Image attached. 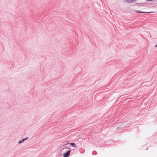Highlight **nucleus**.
Here are the masks:
<instances>
[{
	"instance_id": "nucleus-1",
	"label": "nucleus",
	"mask_w": 157,
	"mask_h": 157,
	"mask_svg": "<svg viewBox=\"0 0 157 157\" xmlns=\"http://www.w3.org/2000/svg\"><path fill=\"white\" fill-rule=\"evenodd\" d=\"M137 9H140V10H142L146 8H147L144 6V4H140L137 6Z\"/></svg>"
},
{
	"instance_id": "nucleus-2",
	"label": "nucleus",
	"mask_w": 157,
	"mask_h": 157,
	"mask_svg": "<svg viewBox=\"0 0 157 157\" xmlns=\"http://www.w3.org/2000/svg\"><path fill=\"white\" fill-rule=\"evenodd\" d=\"M135 12L137 13H153V12H147V11H142L139 10H136Z\"/></svg>"
},
{
	"instance_id": "nucleus-3",
	"label": "nucleus",
	"mask_w": 157,
	"mask_h": 157,
	"mask_svg": "<svg viewBox=\"0 0 157 157\" xmlns=\"http://www.w3.org/2000/svg\"><path fill=\"white\" fill-rule=\"evenodd\" d=\"M71 151H68L67 153L63 155V157H68L70 155Z\"/></svg>"
},
{
	"instance_id": "nucleus-4",
	"label": "nucleus",
	"mask_w": 157,
	"mask_h": 157,
	"mask_svg": "<svg viewBox=\"0 0 157 157\" xmlns=\"http://www.w3.org/2000/svg\"><path fill=\"white\" fill-rule=\"evenodd\" d=\"M125 2H128V3H131L132 2L136 1V0H124Z\"/></svg>"
},
{
	"instance_id": "nucleus-5",
	"label": "nucleus",
	"mask_w": 157,
	"mask_h": 157,
	"mask_svg": "<svg viewBox=\"0 0 157 157\" xmlns=\"http://www.w3.org/2000/svg\"><path fill=\"white\" fill-rule=\"evenodd\" d=\"M28 137H27V138H25V139H23L22 140H21L20 141H19V142H18V143L19 144H20V143H22L24 141H25V140H27L28 139Z\"/></svg>"
},
{
	"instance_id": "nucleus-6",
	"label": "nucleus",
	"mask_w": 157,
	"mask_h": 157,
	"mask_svg": "<svg viewBox=\"0 0 157 157\" xmlns=\"http://www.w3.org/2000/svg\"><path fill=\"white\" fill-rule=\"evenodd\" d=\"M69 144H70V145L71 146H72L74 147H76L75 144L74 143H69Z\"/></svg>"
},
{
	"instance_id": "nucleus-7",
	"label": "nucleus",
	"mask_w": 157,
	"mask_h": 157,
	"mask_svg": "<svg viewBox=\"0 0 157 157\" xmlns=\"http://www.w3.org/2000/svg\"><path fill=\"white\" fill-rule=\"evenodd\" d=\"M64 146H65V145H62L60 147V148L61 149H62L63 148H64Z\"/></svg>"
},
{
	"instance_id": "nucleus-8",
	"label": "nucleus",
	"mask_w": 157,
	"mask_h": 157,
	"mask_svg": "<svg viewBox=\"0 0 157 157\" xmlns=\"http://www.w3.org/2000/svg\"><path fill=\"white\" fill-rule=\"evenodd\" d=\"M157 47V45H156L155 46V47Z\"/></svg>"
}]
</instances>
